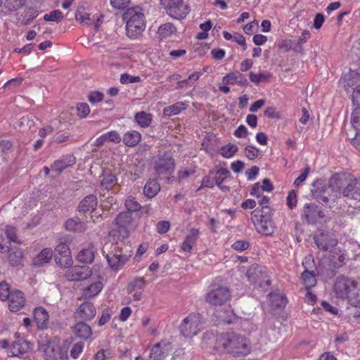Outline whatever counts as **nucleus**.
Returning <instances> with one entry per match:
<instances>
[{
    "mask_svg": "<svg viewBox=\"0 0 360 360\" xmlns=\"http://www.w3.org/2000/svg\"><path fill=\"white\" fill-rule=\"evenodd\" d=\"M212 339L223 350L234 356H245L251 352V345L246 338L235 332H226L219 334L217 338L212 335L204 334L203 342Z\"/></svg>",
    "mask_w": 360,
    "mask_h": 360,
    "instance_id": "1",
    "label": "nucleus"
},
{
    "mask_svg": "<svg viewBox=\"0 0 360 360\" xmlns=\"http://www.w3.org/2000/svg\"><path fill=\"white\" fill-rule=\"evenodd\" d=\"M103 255L105 257L110 268L117 271L127 263L131 256L132 250L121 246L118 242L115 243H105L102 248Z\"/></svg>",
    "mask_w": 360,
    "mask_h": 360,
    "instance_id": "2",
    "label": "nucleus"
},
{
    "mask_svg": "<svg viewBox=\"0 0 360 360\" xmlns=\"http://www.w3.org/2000/svg\"><path fill=\"white\" fill-rule=\"evenodd\" d=\"M126 21L127 34L131 39H135L146 28L145 15L140 7L128 8L122 15Z\"/></svg>",
    "mask_w": 360,
    "mask_h": 360,
    "instance_id": "3",
    "label": "nucleus"
},
{
    "mask_svg": "<svg viewBox=\"0 0 360 360\" xmlns=\"http://www.w3.org/2000/svg\"><path fill=\"white\" fill-rule=\"evenodd\" d=\"M44 360H68V349L60 343V340L55 337L46 340L39 345Z\"/></svg>",
    "mask_w": 360,
    "mask_h": 360,
    "instance_id": "4",
    "label": "nucleus"
},
{
    "mask_svg": "<svg viewBox=\"0 0 360 360\" xmlns=\"http://www.w3.org/2000/svg\"><path fill=\"white\" fill-rule=\"evenodd\" d=\"M302 218L309 224L326 222V216L322 209L315 203H306L302 210Z\"/></svg>",
    "mask_w": 360,
    "mask_h": 360,
    "instance_id": "5",
    "label": "nucleus"
},
{
    "mask_svg": "<svg viewBox=\"0 0 360 360\" xmlns=\"http://www.w3.org/2000/svg\"><path fill=\"white\" fill-rule=\"evenodd\" d=\"M174 168V160L170 152L158 155L154 162V169L159 176L171 174Z\"/></svg>",
    "mask_w": 360,
    "mask_h": 360,
    "instance_id": "6",
    "label": "nucleus"
},
{
    "mask_svg": "<svg viewBox=\"0 0 360 360\" xmlns=\"http://www.w3.org/2000/svg\"><path fill=\"white\" fill-rule=\"evenodd\" d=\"M160 4L165 8L167 13L176 20L184 18L189 13V8L183 0H160Z\"/></svg>",
    "mask_w": 360,
    "mask_h": 360,
    "instance_id": "7",
    "label": "nucleus"
},
{
    "mask_svg": "<svg viewBox=\"0 0 360 360\" xmlns=\"http://www.w3.org/2000/svg\"><path fill=\"white\" fill-rule=\"evenodd\" d=\"M231 298V292L226 286H214L206 295V301L214 306H221Z\"/></svg>",
    "mask_w": 360,
    "mask_h": 360,
    "instance_id": "8",
    "label": "nucleus"
},
{
    "mask_svg": "<svg viewBox=\"0 0 360 360\" xmlns=\"http://www.w3.org/2000/svg\"><path fill=\"white\" fill-rule=\"evenodd\" d=\"M357 288V283L345 276H339L337 278L334 290L338 297L344 298L347 297L349 295H354Z\"/></svg>",
    "mask_w": 360,
    "mask_h": 360,
    "instance_id": "9",
    "label": "nucleus"
},
{
    "mask_svg": "<svg viewBox=\"0 0 360 360\" xmlns=\"http://www.w3.org/2000/svg\"><path fill=\"white\" fill-rule=\"evenodd\" d=\"M201 316H186L180 325L181 333L186 338H192L202 328Z\"/></svg>",
    "mask_w": 360,
    "mask_h": 360,
    "instance_id": "10",
    "label": "nucleus"
},
{
    "mask_svg": "<svg viewBox=\"0 0 360 360\" xmlns=\"http://www.w3.org/2000/svg\"><path fill=\"white\" fill-rule=\"evenodd\" d=\"M342 195L347 200L354 202L350 206L360 207V177L350 179L342 191Z\"/></svg>",
    "mask_w": 360,
    "mask_h": 360,
    "instance_id": "11",
    "label": "nucleus"
},
{
    "mask_svg": "<svg viewBox=\"0 0 360 360\" xmlns=\"http://www.w3.org/2000/svg\"><path fill=\"white\" fill-rule=\"evenodd\" d=\"M314 196L318 199L320 202L332 207L338 199V192L335 190L330 182L328 186H323L321 188L316 190L314 193Z\"/></svg>",
    "mask_w": 360,
    "mask_h": 360,
    "instance_id": "12",
    "label": "nucleus"
},
{
    "mask_svg": "<svg viewBox=\"0 0 360 360\" xmlns=\"http://www.w3.org/2000/svg\"><path fill=\"white\" fill-rule=\"evenodd\" d=\"M55 252L56 253L55 256L56 264L65 268L70 266L72 260L70 248L66 243H59L56 247Z\"/></svg>",
    "mask_w": 360,
    "mask_h": 360,
    "instance_id": "13",
    "label": "nucleus"
},
{
    "mask_svg": "<svg viewBox=\"0 0 360 360\" xmlns=\"http://www.w3.org/2000/svg\"><path fill=\"white\" fill-rule=\"evenodd\" d=\"M92 271L87 266H75L65 271V276L68 281H82L90 277Z\"/></svg>",
    "mask_w": 360,
    "mask_h": 360,
    "instance_id": "14",
    "label": "nucleus"
},
{
    "mask_svg": "<svg viewBox=\"0 0 360 360\" xmlns=\"http://www.w3.org/2000/svg\"><path fill=\"white\" fill-rule=\"evenodd\" d=\"M171 352V343L167 340H162L152 347L149 358L150 360H162L167 356Z\"/></svg>",
    "mask_w": 360,
    "mask_h": 360,
    "instance_id": "15",
    "label": "nucleus"
},
{
    "mask_svg": "<svg viewBox=\"0 0 360 360\" xmlns=\"http://www.w3.org/2000/svg\"><path fill=\"white\" fill-rule=\"evenodd\" d=\"M222 321L227 325H237L239 328L245 332H252L256 329L250 319H243L241 316H224Z\"/></svg>",
    "mask_w": 360,
    "mask_h": 360,
    "instance_id": "16",
    "label": "nucleus"
},
{
    "mask_svg": "<svg viewBox=\"0 0 360 360\" xmlns=\"http://www.w3.org/2000/svg\"><path fill=\"white\" fill-rule=\"evenodd\" d=\"M314 238L319 249L323 251H327L338 243L337 238L330 233H321L315 236Z\"/></svg>",
    "mask_w": 360,
    "mask_h": 360,
    "instance_id": "17",
    "label": "nucleus"
},
{
    "mask_svg": "<svg viewBox=\"0 0 360 360\" xmlns=\"http://www.w3.org/2000/svg\"><path fill=\"white\" fill-rule=\"evenodd\" d=\"M76 159L72 155H65L60 157L58 160L54 161L51 165V170L56 172L58 174H60L67 167L75 165Z\"/></svg>",
    "mask_w": 360,
    "mask_h": 360,
    "instance_id": "18",
    "label": "nucleus"
},
{
    "mask_svg": "<svg viewBox=\"0 0 360 360\" xmlns=\"http://www.w3.org/2000/svg\"><path fill=\"white\" fill-rule=\"evenodd\" d=\"M87 220L78 217L68 219L65 224V229L75 233H83L87 229Z\"/></svg>",
    "mask_w": 360,
    "mask_h": 360,
    "instance_id": "19",
    "label": "nucleus"
},
{
    "mask_svg": "<svg viewBox=\"0 0 360 360\" xmlns=\"http://www.w3.org/2000/svg\"><path fill=\"white\" fill-rule=\"evenodd\" d=\"M25 305L24 294L20 290L12 292L8 298V308L11 312L20 311Z\"/></svg>",
    "mask_w": 360,
    "mask_h": 360,
    "instance_id": "20",
    "label": "nucleus"
},
{
    "mask_svg": "<svg viewBox=\"0 0 360 360\" xmlns=\"http://www.w3.org/2000/svg\"><path fill=\"white\" fill-rule=\"evenodd\" d=\"M30 343L25 339H18L14 341L9 351L11 356L20 357L30 349Z\"/></svg>",
    "mask_w": 360,
    "mask_h": 360,
    "instance_id": "21",
    "label": "nucleus"
},
{
    "mask_svg": "<svg viewBox=\"0 0 360 360\" xmlns=\"http://www.w3.org/2000/svg\"><path fill=\"white\" fill-rule=\"evenodd\" d=\"M96 252V247L91 243L78 252L77 259L79 262L91 264L94 262Z\"/></svg>",
    "mask_w": 360,
    "mask_h": 360,
    "instance_id": "22",
    "label": "nucleus"
},
{
    "mask_svg": "<svg viewBox=\"0 0 360 360\" xmlns=\"http://www.w3.org/2000/svg\"><path fill=\"white\" fill-rule=\"evenodd\" d=\"M97 198L93 194H90L84 198L79 202L77 210L79 213L85 214L89 212H93L97 206Z\"/></svg>",
    "mask_w": 360,
    "mask_h": 360,
    "instance_id": "23",
    "label": "nucleus"
},
{
    "mask_svg": "<svg viewBox=\"0 0 360 360\" xmlns=\"http://www.w3.org/2000/svg\"><path fill=\"white\" fill-rule=\"evenodd\" d=\"M198 237V229H191L181 245V250L184 252L190 253L193 248L196 245Z\"/></svg>",
    "mask_w": 360,
    "mask_h": 360,
    "instance_id": "24",
    "label": "nucleus"
},
{
    "mask_svg": "<svg viewBox=\"0 0 360 360\" xmlns=\"http://www.w3.org/2000/svg\"><path fill=\"white\" fill-rule=\"evenodd\" d=\"M52 257V250L51 248H46L33 258L32 264L35 266H41L48 264L51 260Z\"/></svg>",
    "mask_w": 360,
    "mask_h": 360,
    "instance_id": "25",
    "label": "nucleus"
},
{
    "mask_svg": "<svg viewBox=\"0 0 360 360\" xmlns=\"http://www.w3.org/2000/svg\"><path fill=\"white\" fill-rule=\"evenodd\" d=\"M351 123L353 127L356 130V136L352 142L354 146H359L360 140V106H357L352 113Z\"/></svg>",
    "mask_w": 360,
    "mask_h": 360,
    "instance_id": "26",
    "label": "nucleus"
},
{
    "mask_svg": "<svg viewBox=\"0 0 360 360\" xmlns=\"http://www.w3.org/2000/svg\"><path fill=\"white\" fill-rule=\"evenodd\" d=\"M141 134L136 131H129L123 136V143L128 147L136 146L141 141Z\"/></svg>",
    "mask_w": 360,
    "mask_h": 360,
    "instance_id": "27",
    "label": "nucleus"
},
{
    "mask_svg": "<svg viewBox=\"0 0 360 360\" xmlns=\"http://www.w3.org/2000/svg\"><path fill=\"white\" fill-rule=\"evenodd\" d=\"M103 285L101 281H96L84 289L82 295L86 298L94 297L103 289Z\"/></svg>",
    "mask_w": 360,
    "mask_h": 360,
    "instance_id": "28",
    "label": "nucleus"
},
{
    "mask_svg": "<svg viewBox=\"0 0 360 360\" xmlns=\"http://www.w3.org/2000/svg\"><path fill=\"white\" fill-rule=\"evenodd\" d=\"M269 302L272 309H283L286 305L285 297L276 293L269 295Z\"/></svg>",
    "mask_w": 360,
    "mask_h": 360,
    "instance_id": "29",
    "label": "nucleus"
},
{
    "mask_svg": "<svg viewBox=\"0 0 360 360\" xmlns=\"http://www.w3.org/2000/svg\"><path fill=\"white\" fill-rule=\"evenodd\" d=\"M73 332L77 337L85 340L91 335V328L83 322L77 323L73 328Z\"/></svg>",
    "mask_w": 360,
    "mask_h": 360,
    "instance_id": "30",
    "label": "nucleus"
},
{
    "mask_svg": "<svg viewBox=\"0 0 360 360\" xmlns=\"http://www.w3.org/2000/svg\"><path fill=\"white\" fill-rule=\"evenodd\" d=\"M262 270L263 266H252L247 271L246 275L249 281L255 286L260 279V277H262Z\"/></svg>",
    "mask_w": 360,
    "mask_h": 360,
    "instance_id": "31",
    "label": "nucleus"
},
{
    "mask_svg": "<svg viewBox=\"0 0 360 360\" xmlns=\"http://www.w3.org/2000/svg\"><path fill=\"white\" fill-rule=\"evenodd\" d=\"M160 189V186L157 181L151 180L146 184L143 188V193L147 198H152L158 194Z\"/></svg>",
    "mask_w": 360,
    "mask_h": 360,
    "instance_id": "32",
    "label": "nucleus"
},
{
    "mask_svg": "<svg viewBox=\"0 0 360 360\" xmlns=\"http://www.w3.org/2000/svg\"><path fill=\"white\" fill-rule=\"evenodd\" d=\"M23 253L20 248H11L8 250V261L13 266H17L22 262Z\"/></svg>",
    "mask_w": 360,
    "mask_h": 360,
    "instance_id": "33",
    "label": "nucleus"
},
{
    "mask_svg": "<svg viewBox=\"0 0 360 360\" xmlns=\"http://www.w3.org/2000/svg\"><path fill=\"white\" fill-rule=\"evenodd\" d=\"M131 213L129 212H121L115 218V223L121 229H126V227L131 223Z\"/></svg>",
    "mask_w": 360,
    "mask_h": 360,
    "instance_id": "34",
    "label": "nucleus"
},
{
    "mask_svg": "<svg viewBox=\"0 0 360 360\" xmlns=\"http://www.w3.org/2000/svg\"><path fill=\"white\" fill-rule=\"evenodd\" d=\"M117 183L116 176L110 173H105L101 176V186L103 189L110 190Z\"/></svg>",
    "mask_w": 360,
    "mask_h": 360,
    "instance_id": "35",
    "label": "nucleus"
},
{
    "mask_svg": "<svg viewBox=\"0 0 360 360\" xmlns=\"http://www.w3.org/2000/svg\"><path fill=\"white\" fill-rule=\"evenodd\" d=\"M134 118L137 124L143 128L148 127L152 122V115L144 111L136 113Z\"/></svg>",
    "mask_w": 360,
    "mask_h": 360,
    "instance_id": "36",
    "label": "nucleus"
},
{
    "mask_svg": "<svg viewBox=\"0 0 360 360\" xmlns=\"http://www.w3.org/2000/svg\"><path fill=\"white\" fill-rule=\"evenodd\" d=\"M186 108V105L183 102H177L164 108L163 112L167 116L176 115Z\"/></svg>",
    "mask_w": 360,
    "mask_h": 360,
    "instance_id": "37",
    "label": "nucleus"
},
{
    "mask_svg": "<svg viewBox=\"0 0 360 360\" xmlns=\"http://www.w3.org/2000/svg\"><path fill=\"white\" fill-rule=\"evenodd\" d=\"M176 28L172 23L167 22L160 25L158 30V37L161 39L167 38L174 34Z\"/></svg>",
    "mask_w": 360,
    "mask_h": 360,
    "instance_id": "38",
    "label": "nucleus"
},
{
    "mask_svg": "<svg viewBox=\"0 0 360 360\" xmlns=\"http://www.w3.org/2000/svg\"><path fill=\"white\" fill-rule=\"evenodd\" d=\"M302 279L307 289L314 287L316 283L315 275L312 271L305 270L302 274Z\"/></svg>",
    "mask_w": 360,
    "mask_h": 360,
    "instance_id": "39",
    "label": "nucleus"
},
{
    "mask_svg": "<svg viewBox=\"0 0 360 360\" xmlns=\"http://www.w3.org/2000/svg\"><path fill=\"white\" fill-rule=\"evenodd\" d=\"M77 313L82 315H96V311L91 302H84L78 307Z\"/></svg>",
    "mask_w": 360,
    "mask_h": 360,
    "instance_id": "40",
    "label": "nucleus"
},
{
    "mask_svg": "<svg viewBox=\"0 0 360 360\" xmlns=\"http://www.w3.org/2000/svg\"><path fill=\"white\" fill-rule=\"evenodd\" d=\"M230 175V172L225 168H220L217 170V172L214 174L213 179L217 186H220V185L224 181V180L229 177Z\"/></svg>",
    "mask_w": 360,
    "mask_h": 360,
    "instance_id": "41",
    "label": "nucleus"
},
{
    "mask_svg": "<svg viewBox=\"0 0 360 360\" xmlns=\"http://www.w3.org/2000/svg\"><path fill=\"white\" fill-rule=\"evenodd\" d=\"M124 205L127 209V212L130 213L131 212L139 211L141 208V204L131 195L126 198Z\"/></svg>",
    "mask_w": 360,
    "mask_h": 360,
    "instance_id": "42",
    "label": "nucleus"
},
{
    "mask_svg": "<svg viewBox=\"0 0 360 360\" xmlns=\"http://www.w3.org/2000/svg\"><path fill=\"white\" fill-rule=\"evenodd\" d=\"M63 18V13L59 10H53L44 15V20L45 21L55 22L56 23L61 22Z\"/></svg>",
    "mask_w": 360,
    "mask_h": 360,
    "instance_id": "43",
    "label": "nucleus"
},
{
    "mask_svg": "<svg viewBox=\"0 0 360 360\" xmlns=\"http://www.w3.org/2000/svg\"><path fill=\"white\" fill-rule=\"evenodd\" d=\"M133 281H134L130 283L128 286V291L129 293H132L134 291L143 290L146 285V281L143 278H136Z\"/></svg>",
    "mask_w": 360,
    "mask_h": 360,
    "instance_id": "44",
    "label": "nucleus"
},
{
    "mask_svg": "<svg viewBox=\"0 0 360 360\" xmlns=\"http://www.w3.org/2000/svg\"><path fill=\"white\" fill-rule=\"evenodd\" d=\"M238 149L237 146L229 143L221 148L220 153L224 158H230L234 155V154L238 151Z\"/></svg>",
    "mask_w": 360,
    "mask_h": 360,
    "instance_id": "45",
    "label": "nucleus"
},
{
    "mask_svg": "<svg viewBox=\"0 0 360 360\" xmlns=\"http://www.w3.org/2000/svg\"><path fill=\"white\" fill-rule=\"evenodd\" d=\"M345 259V255L344 253H342L340 250L338 252H335L331 256V263L335 268H339L342 266L344 264V261Z\"/></svg>",
    "mask_w": 360,
    "mask_h": 360,
    "instance_id": "46",
    "label": "nucleus"
},
{
    "mask_svg": "<svg viewBox=\"0 0 360 360\" xmlns=\"http://www.w3.org/2000/svg\"><path fill=\"white\" fill-rule=\"evenodd\" d=\"M24 4V0H6L5 7L10 11L19 9Z\"/></svg>",
    "mask_w": 360,
    "mask_h": 360,
    "instance_id": "47",
    "label": "nucleus"
},
{
    "mask_svg": "<svg viewBox=\"0 0 360 360\" xmlns=\"http://www.w3.org/2000/svg\"><path fill=\"white\" fill-rule=\"evenodd\" d=\"M141 82L139 76H132L127 73L122 74L120 76V82L123 84L137 83Z\"/></svg>",
    "mask_w": 360,
    "mask_h": 360,
    "instance_id": "48",
    "label": "nucleus"
},
{
    "mask_svg": "<svg viewBox=\"0 0 360 360\" xmlns=\"http://www.w3.org/2000/svg\"><path fill=\"white\" fill-rule=\"evenodd\" d=\"M12 292L10 291V288L8 283L5 282L0 283V300L5 301L8 300Z\"/></svg>",
    "mask_w": 360,
    "mask_h": 360,
    "instance_id": "49",
    "label": "nucleus"
},
{
    "mask_svg": "<svg viewBox=\"0 0 360 360\" xmlns=\"http://www.w3.org/2000/svg\"><path fill=\"white\" fill-rule=\"evenodd\" d=\"M6 236L10 241H13L15 243H20V241L18 240L16 229L13 226H7L5 230Z\"/></svg>",
    "mask_w": 360,
    "mask_h": 360,
    "instance_id": "50",
    "label": "nucleus"
},
{
    "mask_svg": "<svg viewBox=\"0 0 360 360\" xmlns=\"http://www.w3.org/2000/svg\"><path fill=\"white\" fill-rule=\"evenodd\" d=\"M84 343L83 342H76L70 349V356L77 359L83 351Z\"/></svg>",
    "mask_w": 360,
    "mask_h": 360,
    "instance_id": "51",
    "label": "nucleus"
},
{
    "mask_svg": "<svg viewBox=\"0 0 360 360\" xmlns=\"http://www.w3.org/2000/svg\"><path fill=\"white\" fill-rule=\"evenodd\" d=\"M77 115L82 118L86 117L90 112V108L87 103H80L77 105Z\"/></svg>",
    "mask_w": 360,
    "mask_h": 360,
    "instance_id": "52",
    "label": "nucleus"
},
{
    "mask_svg": "<svg viewBox=\"0 0 360 360\" xmlns=\"http://www.w3.org/2000/svg\"><path fill=\"white\" fill-rule=\"evenodd\" d=\"M249 77L250 81L257 85L262 81L266 80L269 78V76L264 73L259 72V74H255L253 72H250Z\"/></svg>",
    "mask_w": 360,
    "mask_h": 360,
    "instance_id": "53",
    "label": "nucleus"
},
{
    "mask_svg": "<svg viewBox=\"0 0 360 360\" xmlns=\"http://www.w3.org/2000/svg\"><path fill=\"white\" fill-rule=\"evenodd\" d=\"M349 303L354 307H360V290L356 288L354 295H349L347 297Z\"/></svg>",
    "mask_w": 360,
    "mask_h": 360,
    "instance_id": "54",
    "label": "nucleus"
},
{
    "mask_svg": "<svg viewBox=\"0 0 360 360\" xmlns=\"http://www.w3.org/2000/svg\"><path fill=\"white\" fill-rule=\"evenodd\" d=\"M270 285V281L268 278L266 269L263 267L262 270V277H260V279L258 281L257 283L255 285V288H264L266 286Z\"/></svg>",
    "mask_w": 360,
    "mask_h": 360,
    "instance_id": "55",
    "label": "nucleus"
},
{
    "mask_svg": "<svg viewBox=\"0 0 360 360\" xmlns=\"http://www.w3.org/2000/svg\"><path fill=\"white\" fill-rule=\"evenodd\" d=\"M103 94L100 91H91L88 95V100L91 104L101 102L103 98Z\"/></svg>",
    "mask_w": 360,
    "mask_h": 360,
    "instance_id": "56",
    "label": "nucleus"
},
{
    "mask_svg": "<svg viewBox=\"0 0 360 360\" xmlns=\"http://www.w3.org/2000/svg\"><path fill=\"white\" fill-rule=\"evenodd\" d=\"M231 247L237 251H244L250 247V243L247 240H237L233 243Z\"/></svg>",
    "mask_w": 360,
    "mask_h": 360,
    "instance_id": "57",
    "label": "nucleus"
},
{
    "mask_svg": "<svg viewBox=\"0 0 360 360\" xmlns=\"http://www.w3.org/2000/svg\"><path fill=\"white\" fill-rule=\"evenodd\" d=\"M170 228V224L167 221H160L156 225V231L160 234L167 233Z\"/></svg>",
    "mask_w": 360,
    "mask_h": 360,
    "instance_id": "58",
    "label": "nucleus"
},
{
    "mask_svg": "<svg viewBox=\"0 0 360 360\" xmlns=\"http://www.w3.org/2000/svg\"><path fill=\"white\" fill-rule=\"evenodd\" d=\"M310 171L309 166L306 167L302 174L295 180L294 185L296 187L300 186L302 182H304L307 177Z\"/></svg>",
    "mask_w": 360,
    "mask_h": 360,
    "instance_id": "59",
    "label": "nucleus"
},
{
    "mask_svg": "<svg viewBox=\"0 0 360 360\" xmlns=\"http://www.w3.org/2000/svg\"><path fill=\"white\" fill-rule=\"evenodd\" d=\"M245 150L246 157L250 160H254L258 156L259 150L254 146H248Z\"/></svg>",
    "mask_w": 360,
    "mask_h": 360,
    "instance_id": "60",
    "label": "nucleus"
},
{
    "mask_svg": "<svg viewBox=\"0 0 360 360\" xmlns=\"http://www.w3.org/2000/svg\"><path fill=\"white\" fill-rule=\"evenodd\" d=\"M130 2V0H110L112 6L116 9H124Z\"/></svg>",
    "mask_w": 360,
    "mask_h": 360,
    "instance_id": "61",
    "label": "nucleus"
},
{
    "mask_svg": "<svg viewBox=\"0 0 360 360\" xmlns=\"http://www.w3.org/2000/svg\"><path fill=\"white\" fill-rule=\"evenodd\" d=\"M322 308L326 312L336 315L338 313V309L336 307L332 306L326 301H322L321 304Z\"/></svg>",
    "mask_w": 360,
    "mask_h": 360,
    "instance_id": "62",
    "label": "nucleus"
},
{
    "mask_svg": "<svg viewBox=\"0 0 360 360\" xmlns=\"http://www.w3.org/2000/svg\"><path fill=\"white\" fill-rule=\"evenodd\" d=\"M236 82H237L236 81V72H234L227 74L222 79L223 84H224L226 85L235 84H236Z\"/></svg>",
    "mask_w": 360,
    "mask_h": 360,
    "instance_id": "63",
    "label": "nucleus"
},
{
    "mask_svg": "<svg viewBox=\"0 0 360 360\" xmlns=\"http://www.w3.org/2000/svg\"><path fill=\"white\" fill-rule=\"evenodd\" d=\"M105 134H106L108 141L118 143L122 140L120 134L116 131H111L108 133H105Z\"/></svg>",
    "mask_w": 360,
    "mask_h": 360,
    "instance_id": "64",
    "label": "nucleus"
}]
</instances>
